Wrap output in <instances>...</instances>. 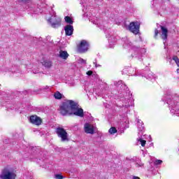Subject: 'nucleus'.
I'll return each mask as SVG.
<instances>
[{
    "instance_id": "1",
    "label": "nucleus",
    "mask_w": 179,
    "mask_h": 179,
    "mask_svg": "<svg viewBox=\"0 0 179 179\" xmlns=\"http://www.w3.org/2000/svg\"><path fill=\"white\" fill-rule=\"evenodd\" d=\"M115 86H116L119 90L117 94L118 100L116 103V106L121 108V111L123 113L122 115H120L122 118L120 119V124L122 127L129 128V120H128L127 113H128L129 106L133 104L132 94H131V92L127 85L124 83H122V80L115 82Z\"/></svg>"
},
{
    "instance_id": "2",
    "label": "nucleus",
    "mask_w": 179,
    "mask_h": 179,
    "mask_svg": "<svg viewBox=\"0 0 179 179\" xmlns=\"http://www.w3.org/2000/svg\"><path fill=\"white\" fill-rule=\"evenodd\" d=\"M123 48L126 50H129L131 52V58H135L138 61H143V57H146V48H142V39L136 41L134 43L129 41L128 37L122 38Z\"/></svg>"
},
{
    "instance_id": "3",
    "label": "nucleus",
    "mask_w": 179,
    "mask_h": 179,
    "mask_svg": "<svg viewBox=\"0 0 179 179\" xmlns=\"http://www.w3.org/2000/svg\"><path fill=\"white\" fill-rule=\"evenodd\" d=\"M59 111L62 115H70L73 114L76 117L83 118L85 113L82 108H79V104L73 100H67L63 102L62 105L59 107Z\"/></svg>"
},
{
    "instance_id": "4",
    "label": "nucleus",
    "mask_w": 179,
    "mask_h": 179,
    "mask_svg": "<svg viewBox=\"0 0 179 179\" xmlns=\"http://www.w3.org/2000/svg\"><path fill=\"white\" fill-rule=\"evenodd\" d=\"M23 8L31 15H40V13H47V4L45 0L34 1L27 0L23 3Z\"/></svg>"
},
{
    "instance_id": "5",
    "label": "nucleus",
    "mask_w": 179,
    "mask_h": 179,
    "mask_svg": "<svg viewBox=\"0 0 179 179\" xmlns=\"http://www.w3.org/2000/svg\"><path fill=\"white\" fill-rule=\"evenodd\" d=\"M89 20L90 22L93 23V24H96L97 27H99L101 30H103L106 36V38H108V40L109 48H114V45H115V43H117V38H115V36L113 35L111 29H107L106 27L103 25V22L101 23V22L100 21V20H99V18H97V17H90Z\"/></svg>"
},
{
    "instance_id": "6",
    "label": "nucleus",
    "mask_w": 179,
    "mask_h": 179,
    "mask_svg": "<svg viewBox=\"0 0 179 179\" xmlns=\"http://www.w3.org/2000/svg\"><path fill=\"white\" fill-rule=\"evenodd\" d=\"M162 101H166L169 107L171 114L179 115V96L177 95L171 96L166 94L162 98Z\"/></svg>"
},
{
    "instance_id": "7",
    "label": "nucleus",
    "mask_w": 179,
    "mask_h": 179,
    "mask_svg": "<svg viewBox=\"0 0 179 179\" xmlns=\"http://www.w3.org/2000/svg\"><path fill=\"white\" fill-rule=\"evenodd\" d=\"M1 87V85H0ZM10 100V95L9 94H6L5 92H1L0 91V107L6 106V108H10V110H14L15 108V105L13 106H10L9 103Z\"/></svg>"
},
{
    "instance_id": "8",
    "label": "nucleus",
    "mask_w": 179,
    "mask_h": 179,
    "mask_svg": "<svg viewBox=\"0 0 179 179\" xmlns=\"http://www.w3.org/2000/svg\"><path fill=\"white\" fill-rule=\"evenodd\" d=\"M16 178V173L13 169L6 167L1 171V174L0 175V179H15Z\"/></svg>"
},
{
    "instance_id": "9",
    "label": "nucleus",
    "mask_w": 179,
    "mask_h": 179,
    "mask_svg": "<svg viewBox=\"0 0 179 179\" xmlns=\"http://www.w3.org/2000/svg\"><path fill=\"white\" fill-rule=\"evenodd\" d=\"M48 21L50 23V26L53 29H58V27H61V18L57 16V14L54 11Z\"/></svg>"
},
{
    "instance_id": "10",
    "label": "nucleus",
    "mask_w": 179,
    "mask_h": 179,
    "mask_svg": "<svg viewBox=\"0 0 179 179\" xmlns=\"http://www.w3.org/2000/svg\"><path fill=\"white\" fill-rule=\"evenodd\" d=\"M55 132L58 136V138H61L62 142H69V135L66 130L62 127H57Z\"/></svg>"
},
{
    "instance_id": "11",
    "label": "nucleus",
    "mask_w": 179,
    "mask_h": 179,
    "mask_svg": "<svg viewBox=\"0 0 179 179\" xmlns=\"http://www.w3.org/2000/svg\"><path fill=\"white\" fill-rule=\"evenodd\" d=\"M137 76H142V78H145L148 80H155L156 79V76L150 71L137 70Z\"/></svg>"
},
{
    "instance_id": "12",
    "label": "nucleus",
    "mask_w": 179,
    "mask_h": 179,
    "mask_svg": "<svg viewBox=\"0 0 179 179\" xmlns=\"http://www.w3.org/2000/svg\"><path fill=\"white\" fill-rule=\"evenodd\" d=\"M122 75H128L129 76H138V71L136 69L130 66H126L122 71Z\"/></svg>"
},
{
    "instance_id": "13",
    "label": "nucleus",
    "mask_w": 179,
    "mask_h": 179,
    "mask_svg": "<svg viewBox=\"0 0 179 179\" xmlns=\"http://www.w3.org/2000/svg\"><path fill=\"white\" fill-rule=\"evenodd\" d=\"M140 27H141V24H139V22H132L129 25V30L134 34H138Z\"/></svg>"
},
{
    "instance_id": "14",
    "label": "nucleus",
    "mask_w": 179,
    "mask_h": 179,
    "mask_svg": "<svg viewBox=\"0 0 179 179\" xmlns=\"http://www.w3.org/2000/svg\"><path fill=\"white\" fill-rule=\"evenodd\" d=\"M78 49L79 52H87V51L89 50V42H87L86 40H82Z\"/></svg>"
},
{
    "instance_id": "15",
    "label": "nucleus",
    "mask_w": 179,
    "mask_h": 179,
    "mask_svg": "<svg viewBox=\"0 0 179 179\" xmlns=\"http://www.w3.org/2000/svg\"><path fill=\"white\" fill-rule=\"evenodd\" d=\"M29 121L31 124L34 125H41V118L37 115H31L29 117Z\"/></svg>"
},
{
    "instance_id": "16",
    "label": "nucleus",
    "mask_w": 179,
    "mask_h": 179,
    "mask_svg": "<svg viewBox=\"0 0 179 179\" xmlns=\"http://www.w3.org/2000/svg\"><path fill=\"white\" fill-rule=\"evenodd\" d=\"M161 30H162V34H161V37L162 38V40L164 41H166L167 40V36L169 34V29H167V28H166L164 26L159 25Z\"/></svg>"
},
{
    "instance_id": "17",
    "label": "nucleus",
    "mask_w": 179,
    "mask_h": 179,
    "mask_svg": "<svg viewBox=\"0 0 179 179\" xmlns=\"http://www.w3.org/2000/svg\"><path fill=\"white\" fill-rule=\"evenodd\" d=\"M90 0H80V4L83 5V11L85 13V16H87V9H89V7L87 6V3H89Z\"/></svg>"
},
{
    "instance_id": "18",
    "label": "nucleus",
    "mask_w": 179,
    "mask_h": 179,
    "mask_svg": "<svg viewBox=\"0 0 179 179\" xmlns=\"http://www.w3.org/2000/svg\"><path fill=\"white\" fill-rule=\"evenodd\" d=\"M137 122L138 129L140 132L139 134H141V135H143V132H145V125L143 124V122H142V120L140 119H138Z\"/></svg>"
},
{
    "instance_id": "19",
    "label": "nucleus",
    "mask_w": 179,
    "mask_h": 179,
    "mask_svg": "<svg viewBox=\"0 0 179 179\" xmlns=\"http://www.w3.org/2000/svg\"><path fill=\"white\" fill-rule=\"evenodd\" d=\"M64 31H65L66 36H72V34H73V26L71 24H67L64 27Z\"/></svg>"
},
{
    "instance_id": "20",
    "label": "nucleus",
    "mask_w": 179,
    "mask_h": 179,
    "mask_svg": "<svg viewBox=\"0 0 179 179\" xmlns=\"http://www.w3.org/2000/svg\"><path fill=\"white\" fill-rule=\"evenodd\" d=\"M27 149H29L30 153L34 156V155H38L40 153V147H27Z\"/></svg>"
},
{
    "instance_id": "21",
    "label": "nucleus",
    "mask_w": 179,
    "mask_h": 179,
    "mask_svg": "<svg viewBox=\"0 0 179 179\" xmlns=\"http://www.w3.org/2000/svg\"><path fill=\"white\" fill-rule=\"evenodd\" d=\"M85 132L86 134H91V135H93V134H94V129H93V128L90 127V124H89V123H85Z\"/></svg>"
},
{
    "instance_id": "22",
    "label": "nucleus",
    "mask_w": 179,
    "mask_h": 179,
    "mask_svg": "<svg viewBox=\"0 0 179 179\" xmlns=\"http://www.w3.org/2000/svg\"><path fill=\"white\" fill-rule=\"evenodd\" d=\"M42 65L45 66V68L50 69V68L52 66V62L50 59H45L43 61Z\"/></svg>"
},
{
    "instance_id": "23",
    "label": "nucleus",
    "mask_w": 179,
    "mask_h": 179,
    "mask_svg": "<svg viewBox=\"0 0 179 179\" xmlns=\"http://www.w3.org/2000/svg\"><path fill=\"white\" fill-rule=\"evenodd\" d=\"M59 57L62 58V59H68V57H69V54H68V52L60 50Z\"/></svg>"
},
{
    "instance_id": "24",
    "label": "nucleus",
    "mask_w": 179,
    "mask_h": 179,
    "mask_svg": "<svg viewBox=\"0 0 179 179\" xmlns=\"http://www.w3.org/2000/svg\"><path fill=\"white\" fill-rule=\"evenodd\" d=\"M41 162H39V164L43 167V169H50V164L48 163V159H45L42 161L40 159Z\"/></svg>"
},
{
    "instance_id": "25",
    "label": "nucleus",
    "mask_w": 179,
    "mask_h": 179,
    "mask_svg": "<svg viewBox=\"0 0 179 179\" xmlns=\"http://www.w3.org/2000/svg\"><path fill=\"white\" fill-rule=\"evenodd\" d=\"M8 72H12L13 75H17V73H20L19 71V67L17 66H13L12 68L10 70H8Z\"/></svg>"
},
{
    "instance_id": "26",
    "label": "nucleus",
    "mask_w": 179,
    "mask_h": 179,
    "mask_svg": "<svg viewBox=\"0 0 179 179\" xmlns=\"http://www.w3.org/2000/svg\"><path fill=\"white\" fill-rule=\"evenodd\" d=\"M54 97L57 100H61V99H62V94H61L59 92H56L54 94Z\"/></svg>"
},
{
    "instance_id": "27",
    "label": "nucleus",
    "mask_w": 179,
    "mask_h": 179,
    "mask_svg": "<svg viewBox=\"0 0 179 179\" xmlns=\"http://www.w3.org/2000/svg\"><path fill=\"white\" fill-rule=\"evenodd\" d=\"M64 20L66 23H68L70 25L73 24V20H72V18H71V17L69 16H66L64 17Z\"/></svg>"
},
{
    "instance_id": "28",
    "label": "nucleus",
    "mask_w": 179,
    "mask_h": 179,
    "mask_svg": "<svg viewBox=\"0 0 179 179\" xmlns=\"http://www.w3.org/2000/svg\"><path fill=\"white\" fill-rule=\"evenodd\" d=\"M78 64H80L81 65H86L87 62H86V59H82V58H79L77 60Z\"/></svg>"
},
{
    "instance_id": "29",
    "label": "nucleus",
    "mask_w": 179,
    "mask_h": 179,
    "mask_svg": "<svg viewBox=\"0 0 179 179\" xmlns=\"http://www.w3.org/2000/svg\"><path fill=\"white\" fill-rule=\"evenodd\" d=\"M108 132L110 134V135H114V134H117V129L115 127H111L108 130Z\"/></svg>"
},
{
    "instance_id": "30",
    "label": "nucleus",
    "mask_w": 179,
    "mask_h": 179,
    "mask_svg": "<svg viewBox=\"0 0 179 179\" xmlns=\"http://www.w3.org/2000/svg\"><path fill=\"white\" fill-rule=\"evenodd\" d=\"M138 141L140 142L141 146H145L146 145V141L142 139V138H138Z\"/></svg>"
},
{
    "instance_id": "31",
    "label": "nucleus",
    "mask_w": 179,
    "mask_h": 179,
    "mask_svg": "<svg viewBox=\"0 0 179 179\" xmlns=\"http://www.w3.org/2000/svg\"><path fill=\"white\" fill-rule=\"evenodd\" d=\"M173 60L175 61L177 66H179V59H178V57L177 56H173Z\"/></svg>"
},
{
    "instance_id": "32",
    "label": "nucleus",
    "mask_w": 179,
    "mask_h": 179,
    "mask_svg": "<svg viewBox=\"0 0 179 179\" xmlns=\"http://www.w3.org/2000/svg\"><path fill=\"white\" fill-rule=\"evenodd\" d=\"M41 90H46L47 92H50L51 90V87L45 85L42 87Z\"/></svg>"
},
{
    "instance_id": "33",
    "label": "nucleus",
    "mask_w": 179,
    "mask_h": 179,
    "mask_svg": "<svg viewBox=\"0 0 179 179\" xmlns=\"http://www.w3.org/2000/svg\"><path fill=\"white\" fill-rule=\"evenodd\" d=\"M162 163H163V161H162L161 159H156L154 162V164H155V166H159V165L162 164Z\"/></svg>"
},
{
    "instance_id": "34",
    "label": "nucleus",
    "mask_w": 179,
    "mask_h": 179,
    "mask_svg": "<svg viewBox=\"0 0 179 179\" xmlns=\"http://www.w3.org/2000/svg\"><path fill=\"white\" fill-rule=\"evenodd\" d=\"M93 64H94L95 68H101V65L97 64V59L94 60Z\"/></svg>"
},
{
    "instance_id": "35",
    "label": "nucleus",
    "mask_w": 179,
    "mask_h": 179,
    "mask_svg": "<svg viewBox=\"0 0 179 179\" xmlns=\"http://www.w3.org/2000/svg\"><path fill=\"white\" fill-rule=\"evenodd\" d=\"M55 178L56 179H63V178H64V176H62V175H61V174H56V175L55 176Z\"/></svg>"
},
{
    "instance_id": "36",
    "label": "nucleus",
    "mask_w": 179,
    "mask_h": 179,
    "mask_svg": "<svg viewBox=\"0 0 179 179\" xmlns=\"http://www.w3.org/2000/svg\"><path fill=\"white\" fill-rule=\"evenodd\" d=\"M126 11H127V13H134V8H130V9L127 8Z\"/></svg>"
},
{
    "instance_id": "37",
    "label": "nucleus",
    "mask_w": 179,
    "mask_h": 179,
    "mask_svg": "<svg viewBox=\"0 0 179 179\" xmlns=\"http://www.w3.org/2000/svg\"><path fill=\"white\" fill-rule=\"evenodd\" d=\"M158 34H159V30L157 29H156L155 30V35H154L155 38H156V37H157Z\"/></svg>"
},
{
    "instance_id": "38",
    "label": "nucleus",
    "mask_w": 179,
    "mask_h": 179,
    "mask_svg": "<svg viewBox=\"0 0 179 179\" xmlns=\"http://www.w3.org/2000/svg\"><path fill=\"white\" fill-rule=\"evenodd\" d=\"M166 61L167 62H169V64H171V61H173V59H171V57H166Z\"/></svg>"
},
{
    "instance_id": "39",
    "label": "nucleus",
    "mask_w": 179,
    "mask_h": 179,
    "mask_svg": "<svg viewBox=\"0 0 179 179\" xmlns=\"http://www.w3.org/2000/svg\"><path fill=\"white\" fill-rule=\"evenodd\" d=\"M86 73L88 76H92V75H93V71H88Z\"/></svg>"
},
{
    "instance_id": "40",
    "label": "nucleus",
    "mask_w": 179,
    "mask_h": 179,
    "mask_svg": "<svg viewBox=\"0 0 179 179\" xmlns=\"http://www.w3.org/2000/svg\"><path fill=\"white\" fill-rule=\"evenodd\" d=\"M18 2L25 3L27 0H17Z\"/></svg>"
},
{
    "instance_id": "41",
    "label": "nucleus",
    "mask_w": 179,
    "mask_h": 179,
    "mask_svg": "<svg viewBox=\"0 0 179 179\" xmlns=\"http://www.w3.org/2000/svg\"><path fill=\"white\" fill-rule=\"evenodd\" d=\"M155 6H156V5H155V0H153V1H152V6H151V8H155Z\"/></svg>"
},
{
    "instance_id": "42",
    "label": "nucleus",
    "mask_w": 179,
    "mask_h": 179,
    "mask_svg": "<svg viewBox=\"0 0 179 179\" xmlns=\"http://www.w3.org/2000/svg\"><path fill=\"white\" fill-rule=\"evenodd\" d=\"M136 166L137 167H142V164H138V163H136Z\"/></svg>"
},
{
    "instance_id": "43",
    "label": "nucleus",
    "mask_w": 179,
    "mask_h": 179,
    "mask_svg": "<svg viewBox=\"0 0 179 179\" xmlns=\"http://www.w3.org/2000/svg\"><path fill=\"white\" fill-rule=\"evenodd\" d=\"M33 72H34V73H38V70H37V71L33 70Z\"/></svg>"
},
{
    "instance_id": "44",
    "label": "nucleus",
    "mask_w": 179,
    "mask_h": 179,
    "mask_svg": "<svg viewBox=\"0 0 179 179\" xmlns=\"http://www.w3.org/2000/svg\"><path fill=\"white\" fill-rule=\"evenodd\" d=\"M164 48H166V42H164Z\"/></svg>"
},
{
    "instance_id": "45",
    "label": "nucleus",
    "mask_w": 179,
    "mask_h": 179,
    "mask_svg": "<svg viewBox=\"0 0 179 179\" xmlns=\"http://www.w3.org/2000/svg\"><path fill=\"white\" fill-rule=\"evenodd\" d=\"M43 40L42 38H39V41H41Z\"/></svg>"
},
{
    "instance_id": "46",
    "label": "nucleus",
    "mask_w": 179,
    "mask_h": 179,
    "mask_svg": "<svg viewBox=\"0 0 179 179\" xmlns=\"http://www.w3.org/2000/svg\"><path fill=\"white\" fill-rule=\"evenodd\" d=\"M176 71H177V73H178V72H179V69H178Z\"/></svg>"
},
{
    "instance_id": "47",
    "label": "nucleus",
    "mask_w": 179,
    "mask_h": 179,
    "mask_svg": "<svg viewBox=\"0 0 179 179\" xmlns=\"http://www.w3.org/2000/svg\"><path fill=\"white\" fill-rule=\"evenodd\" d=\"M112 20H114V17H112Z\"/></svg>"
},
{
    "instance_id": "48",
    "label": "nucleus",
    "mask_w": 179,
    "mask_h": 179,
    "mask_svg": "<svg viewBox=\"0 0 179 179\" xmlns=\"http://www.w3.org/2000/svg\"><path fill=\"white\" fill-rule=\"evenodd\" d=\"M15 76H19V75H15Z\"/></svg>"
},
{
    "instance_id": "49",
    "label": "nucleus",
    "mask_w": 179,
    "mask_h": 179,
    "mask_svg": "<svg viewBox=\"0 0 179 179\" xmlns=\"http://www.w3.org/2000/svg\"><path fill=\"white\" fill-rule=\"evenodd\" d=\"M1 71H3V69H1Z\"/></svg>"
}]
</instances>
